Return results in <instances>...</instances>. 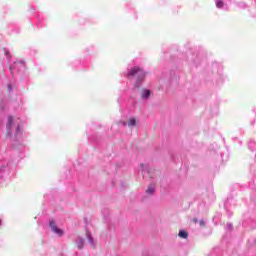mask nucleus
Listing matches in <instances>:
<instances>
[{"label":"nucleus","mask_w":256,"mask_h":256,"mask_svg":"<svg viewBox=\"0 0 256 256\" xmlns=\"http://www.w3.org/2000/svg\"><path fill=\"white\" fill-rule=\"evenodd\" d=\"M127 77L129 80L136 78V84L138 86L145 79V72L140 67H133L131 70H129Z\"/></svg>","instance_id":"obj_1"},{"label":"nucleus","mask_w":256,"mask_h":256,"mask_svg":"<svg viewBox=\"0 0 256 256\" xmlns=\"http://www.w3.org/2000/svg\"><path fill=\"white\" fill-rule=\"evenodd\" d=\"M50 228L52 229V231L58 235V236H63L64 235V231L61 228H58L55 224V222H50Z\"/></svg>","instance_id":"obj_2"},{"label":"nucleus","mask_w":256,"mask_h":256,"mask_svg":"<svg viewBox=\"0 0 256 256\" xmlns=\"http://www.w3.org/2000/svg\"><path fill=\"white\" fill-rule=\"evenodd\" d=\"M13 121H14V117L10 116L8 118V123H7V134L11 135V128L13 127Z\"/></svg>","instance_id":"obj_3"},{"label":"nucleus","mask_w":256,"mask_h":256,"mask_svg":"<svg viewBox=\"0 0 256 256\" xmlns=\"http://www.w3.org/2000/svg\"><path fill=\"white\" fill-rule=\"evenodd\" d=\"M155 190V184H150L148 188H146V194L153 195V193H155Z\"/></svg>","instance_id":"obj_4"},{"label":"nucleus","mask_w":256,"mask_h":256,"mask_svg":"<svg viewBox=\"0 0 256 256\" xmlns=\"http://www.w3.org/2000/svg\"><path fill=\"white\" fill-rule=\"evenodd\" d=\"M149 95H151V92L149 90H142L141 91V98L148 99Z\"/></svg>","instance_id":"obj_5"},{"label":"nucleus","mask_w":256,"mask_h":256,"mask_svg":"<svg viewBox=\"0 0 256 256\" xmlns=\"http://www.w3.org/2000/svg\"><path fill=\"white\" fill-rule=\"evenodd\" d=\"M178 237H181L183 239H188V232L181 230L179 231Z\"/></svg>","instance_id":"obj_6"},{"label":"nucleus","mask_w":256,"mask_h":256,"mask_svg":"<svg viewBox=\"0 0 256 256\" xmlns=\"http://www.w3.org/2000/svg\"><path fill=\"white\" fill-rule=\"evenodd\" d=\"M135 126H136V119L135 118H129L128 127H135Z\"/></svg>","instance_id":"obj_7"},{"label":"nucleus","mask_w":256,"mask_h":256,"mask_svg":"<svg viewBox=\"0 0 256 256\" xmlns=\"http://www.w3.org/2000/svg\"><path fill=\"white\" fill-rule=\"evenodd\" d=\"M224 6V3L222 0H219L218 2H216V7H218L219 9H221Z\"/></svg>","instance_id":"obj_8"},{"label":"nucleus","mask_w":256,"mask_h":256,"mask_svg":"<svg viewBox=\"0 0 256 256\" xmlns=\"http://www.w3.org/2000/svg\"><path fill=\"white\" fill-rule=\"evenodd\" d=\"M199 225H200V227H205L206 226V222L204 220H200L199 221Z\"/></svg>","instance_id":"obj_9"},{"label":"nucleus","mask_w":256,"mask_h":256,"mask_svg":"<svg viewBox=\"0 0 256 256\" xmlns=\"http://www.w3.org/2000/svg\"><path fill=\"white\" fill-rule=\"evenodd\" d=\"M78 249H82V240H81V244L78 245Z\"/></svg>","instance_id":"obj_10"},{"label":"nucleus","mask_w":256,"mask_h":256,"mask_svg":"<svg viewBox=\"0 0 256 256\" xmlns=\"http://www.w3.org/2000/svg\"><path fill=\"white\" fill-rule=\"evenodd\" d=\"M193 222H194L195 224H197V223H198V219L194 218V219H193Z\"/></svg>","instance_id":"obj_11"},{"label":"nucleus","mask_w":256,"mask_h":256,"mask_svg":"<svg viewBox=\"0 0 256 256\" xmlns=\"http://www.w3.org/2000/svg\"><path fill=\"white\" fill-rule=\"evenodd\" d=\"M8 88H10V89H11V85H8Z\"/></svg>","instance_id":"obj_12"}]
</instances>
